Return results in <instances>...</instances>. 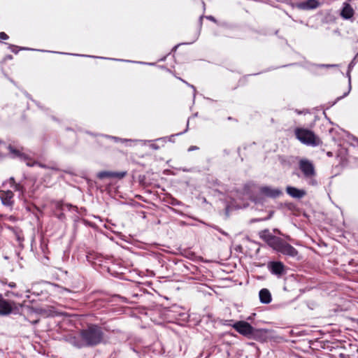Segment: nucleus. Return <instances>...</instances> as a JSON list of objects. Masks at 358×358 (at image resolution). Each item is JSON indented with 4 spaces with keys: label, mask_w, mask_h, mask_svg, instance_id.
<instances>
[{
    "label": "nucleus",
    "mask_w": 358,
    "mask_h": 358,
    "mask_svg": "<svg viewBox=\"0 0 358 358\" xmlns=\"http://www.w3.org/2000/svg\"><path fill=\"white\" fill-rule=\"evenodd\" d=\"M259 235L269 247L283 255L294 258L299 254L296 248L281 238L273 235L268 229L259 231Z\"/></svg>",
    "instance_id": "f257e3e1"
},
{
    "label": "nucleus",
    "mask_w": 358,
    "mask_h": 358,
    "mask_svg": "<svg viewBox=\"0 0 358 358\" xmlns=\"http://www.w3.org/2000/svg\"><path fill=\"white\" fill-rule=\"evenodd\" d=\"M82 343L77 347L94 346L100 343L103 340V333L102 329L97 325H90L83 329L80 333Z\"/></svg>",
    "instance_id": "f03ea898"
},
{
    "label": "nucleus",
    "mask_w": 358,
    "mask_h": 358,
    "mask_svg": "<svg viewBox=\"0 0 358 358\" xmlns=\"http://www.w3.org/2000/svg\"><path fill=\"white\" fill-rule=\"evenodd\" d=\"M299 168L308 185L311 186L317 185L315 179L316 171L312 162L307 159H301L299 162Z\"/></svg>",
    "instance_id": "7ed1b4c3"
},
{
    "label": "nucleus",
    "mask_w": 358,
    "mask_h": 358,
    "mask_svg": "<svg viewBox=\"0 0 358 358\" xmlns=\"http://www.w3.org/2000/svg\"><path fill=\"white\" fill-rule=\"evenodd\" d=\"M296 138L303 144L310 146L320 145V141L313 131L308 129L298 127L294 130Z\"/></svg>",
    "instance_id": "20e7f679"
},
{
    "label": "nucleus",
    "mask_w": 358,
    "mask_h": 358,
    "mask_svg": "<svg viewBox=\"0 0 358 358\" xmlns=\"http://www.w3.org/2000/svg\"><path fill=\"white\" fill-rule=\"evenodd\" d=\"M232 327L240 334L248 338H255L261 331L260 329L254 328L245 321L236 322L232 325Z\"/></svg>",
    "instance_id": "39448f33"
},
{
    "label": "nucleus",
    "mask_w": 358,
    "mask_h": 358,
    "mask_svg": "<svg viewBox=\"0 0 358 358\" xmlns=\"http://www.w3.org/2000/svg\"><path fill=\"white\" fill-rule=\"evenodd\" d=\"M8 149L12 158L18 159L20 161L26 162V164L28 166H32L37 164L36 162H33L29 157L25 153L22 152L20 150L17 149L10 145L8 146Z\"/></svg>",
    "instance_id": "423d86ee"
},
{
    "label": "nucleus",
    "mask_w": 358,
    "mask_h": 358,
    "mask_svg": "<svg viewBox=\"0 0 358 358\" xmlns=\"http://www.w3.org/2000/svg\"><path fill=\"white\" fill-rule=\"evenodd\" d=\"M268 268L271 274L280 278L286 273V268L284 264L280 261L268 262Z\"/></svg>",
    "instance_id": "0eeeda50"
},
{
    "label": "nucleus",
    "mask_w": 358,
    "mask_h": 358,
    "mask_svg": "<svg viewBox=\"0 0 358 358\" xmlns=\"http://www.w3.org/2000/svg\"><path fill=\"white\" fill-rule=\"evenodd\" d=\"M0 200L3 206L12 210L14 206V193L11 190H0Z\"/></svg>",
    "instance_id": "6e6552de"
},
{
    "label": "nucleus",
    "mask_w": 358,
    "mask_h": 358,
    "mask_svg": "<svg viewBox=\"0 0 358 358\" xmlns=\"http://www.w3.org/2000/svg\"><path fill=\"white\" fill-rule=\"evenodd\" d=\"M259 192L262 194L273 199L278 198L282 194V192L280 189L272 188L269 186L261 187Z\"/></svg>",
    "instance_id": "1a4fd4ad"
},
{
    "label": "nucleus",
    "mask_w": 358,
    "mask_h": 358,
    "mask_svg": "<svg viewBox=\"0 0 358 358\" xmlns=\"http://www.w3.org/2000/svg\"><path fill=\"white\" fill-rule=\"evenodd\" d=\"M12 310V304L8 301L6 300L0 294V315H8L11 313Z\"/></svg>",
    "instance_id": "9d476101"
},
{
    "label": "nucleus",
    "mask_w": 358,
    "mask_h": 358,
    "mask_svg": "<svg viewBox=\"0 0 358 358\" xmlns=\"http://www.w3.org/2000/svg\"><path fill=\"white\" fill-rule=\"evenodd\" d=\"M287 194L294 199H300L306 196V192L302 189H298L292 186L286 187Z\"/></svg>",
    "instance_id": "9b49d317"
},
{
    "label": "nucleus",
    "mask_w": 358,
    "mask_h": 358,
    "mask_svg": "<svg viewBox=\"0 0 358 358\" xmlns=\"http://www.w3.org/2000/svg\"><path fill=\"white\" fill-rule=\"evenodd\" d=\"M318 6L319 2L317 0H306L296 4V7L301 10L315 9Z\"/></svg>",
    "instance_id": "f8f14e48"
},
{
    "label": "nucleus",
    "mask_w": 358,
    "mask_h": 358,
    "mask_svg": "<svg viewBox=\"0 0 358 358\" xmlns=\"http://www.w3.org/2000/svg\"><path fill=\"white\" fill-rule=\"evenodd\" d=\"M126 175V172H112V171H101L98 173L97 177L99 179L106 178H122Z\"/></svg>",
    "instance_id": "ddd939ff"
},
{
    "label": "nucleus",
    "mask_w": 358,
    "mask_h": 358,
    "mask_svg": "<svg viewBox=\"0 0 358 358\" xmlns=\"http://www.w3.org/2000/svg\"><path fill=\"white\" fill-rule=\"evenodd\" d=\"M354 15V10L347 2L343 3L341 15L343 18L348 20Z\"/></svg>",
    "instance_id": "4468645a"
},
{
    "label": "nucleus",
    "mask_w": 358,
    "mask_h": 358,
    "mask_svg": "<svg viewBox=\"0 0 358 358\" xmlns=\"http://www.w3.org/2000/svg\"><path fill=\"white\" fill-rule=\"evenodd\" d=\"M259 296L262 303L268 304L272 300L271 292L266 288H263L259 291Z\"/></svg>",
    "instance_id": "2eb2a0df"
},
{
    "label": "nucleus",
    "mask_w": 358,
    "mask_h": 358,
    "mask_svg": "<svg viewBox=\"0 0 358 358\" xmlns=\"http://www.w3.org/2000/svg\"><path fill=\"white\" fill-rule=\"evenodd\" d=\"M357 57H358V53L357 54V55L354 57V59L350 62V63L348 65L347 76L348 78V82H349V90H348V92H346V93H345L343 94V97L347 96L349 94V92H350V91L351 90V76H350V72L352 70V69L354 68L355 65L356 64Z\"/></svg>",
    "instance_id": "dca6fc26"
},
{
    "label": "nucleus",
    "mask_w": 358,
    "mask_h": 358,
    "mask_svg": "<svg viewBox=\"0 0 358 358\" xmlns=\"http://www.w3.org/2000/svg\"><path fill=\"white\" fill-rule=\"evenodd\" d=\"M58 208H59L62 211H64V210L77 211V207L72 206L71 204H69V203L59 204Z\"/></svg>",
    "instance_id": "f3484780"
},
{
    "label": "nucleus",
    "mask_w": 358,
    "mask_h": 358,
    "mask_svg": "<svg viewBox=\"0 0 358 358\" xmlns=\"http://www.w3.org/2000/svg\"><path fill=\"white\" fill-rule=\"evenodd\" d=\"M8 48L11 50V52H14L15 54L18 53V52L21 50H30V48H20L19 46L14 45H9ZM31 50H34V49H31Z\"/></svg>",
    "instance_id": "a211bd4d"
},
{
    "label": "nucleus",
    "mask_w": 358,
    "mask_h": 358,
    "mask_svg": "<svg viewBox=\"0 0 358 358\" xmlns=\"http://www.w3.org/2000/svg\"><path fill=\"white\" fill-rule=\"evenodd\" d=\"M15 191L19 192L20 194H23L24 192V187L20 183H15L12 187Z\"/></svg>",
    "instance_id": "6ab92c4d"
},
{
    "label": "nucleus",
    "mask_w": 358,
    "mask_h": 358,
    "mask_svg": "<svg viewBox=\"0 0 358 358\" xmlns=\"http://www.w3.org/2000/svg\"><path fill=\"white\" fill-rule=\"evenodd\" d=\"M337 64H315L314 67L317 68H331L337 66Z\"/></svg>",
    "instance_id": "aec40b11"
},
{
    "label": "nucleus",
    "mask_w": 358,
    "mask_h": 358,
    "mask_svg": "<svg viewBox=\"0 0 358 358\" xmlns=\"http://www.w3.org/2000/svg\"><path fill=\"white\" fill-rule=\"evenodd\" d=\"M106 137L109 138H112L115 142H122V143H123V142H127V141H129V140L126 139V138H118V137H116V136H106Z\"/></svg>",
    "instance_id": "412c9836"
},
{
    "label": "nucleus",
    "mask_w": 358,
    "mask_h": 358,
    "mask_svg": "<svg viewBox=\"0 0 358 358\" xmlns=\"http://www.w3.org/2000/svg\"><path fill=\"white\" fill-rule=\"evenodd\" d=\"M199 36V31H196L195 33V34H194V39L191 42L185 43L184 44H192V43H193L194 42H195L198 39Z\"/></svg>",
    "instance_id": "4be33fe9"
},
{
    "label": "nucleus",
    "mask_w": 358,
    "mask_h": 358,
    "mask_svg": "<svg viewBox=\"0 0 358 358\" xmlns=\"http://www.w3.org/2000/svg\"><path fill=\"white\" fill-rule=\"evenodd\" d=\"M8 36L5 32H0V40H7Z\"/></svg>",
    "instance_id": "5701e85b"
},
{
    "label": "nucleus",
    "mask_w": 358,
    "mask_h": 358,
    "mask_svg": "<svg viewBox=\"0 0 358 358\" xmlns=\"http://www.w3.org/2000/svg\"><path fill=\"white\" fill-rule=\"evenodd\" d=\"M9 183L10 184V187H13L15 183H17L13 177L9 178Z\"/></svg>",
    "instance_id": "b1692460"
},
{
    "label": "nucleus",
    "mask_w": 358,
    "mask_h": 358,
    "mask_svg": "<svg viewBox=\"0 0 358 358\" xmlns=\"http://www.w3.org/2000/svg\"><path fill=\"white\" fill-rule=\"evenodd\" d=\"M57 218L60 220H63L65 218V215L64 213H60L57 215Z\"/></svg>",
    "instance_id": "393cba45"
},
{
    "label": "nucleus",
    "mask_w": 358,
    "mask_h": 358,
    "mask_svg": "<svg viewBox=\"0 0 358 358\" xmlns=\"http://www.w3.org/2000/svg\"><path fill=\"white\" fill-rule=\"evenodd\" d=\"M295 113H297L298 115H301V114L307 113L308 111L307 110H300L296 109Z\"/></svg>",
    "instance_id": "a878e982"
},
{
    "label": "nucleus",
    "mask_w": 358,
    "mask_h": 358,
    "mask_svg": "<svg viewBox=\"0 0 358 358\" xmlns=\"http://www.w3.org/2000/svg\"><path fill=\"white\" fill-rule=\"evenodd\" d=\"M10 294L17 296V297L22 296V294H20L19 293L10 292ZM9 295H10V293H8L7 296H9Z\"/></svg>",
    "instance_id": "bb28decb"
},
{
    "label": "nucleus",
    "mask_w": 358,
    "mask_h": 358,
    "mask_svg": "<svg viewBox=\"0 0 358 358\" xmlns=\"http://www.w3.org/2000/svg\"><path fill=\"white\" fill-rule=\"evenodd\" d=\"M207 19H208L210 21H213V22H216V20L215 19V17L212 15H209V16H207L206 17Z\"/></svg>",
    "instance_id": "cd10ccee"
},
{
    "label": "nucleus",
    "mask_w": 358,
    "mask_h": 358,
    "mask_svg": "<svg viewBox=\"0 0 358 358\" xmlns=\"http://www.w3.org/2000/svg\"><path fill=\"white\" fill-rule=\"evenodd\" d=\"M196 149H198V148L196 146H190L188 148V151L190 152V151H192V150H195Z\"/></svg>",
    "instance_id": "c85d7f7f"
},
{
    "label": "nucleus",
    "mask_w": 358,
    "mask_h": 358,
    "mask_svg": "<svg viewBox=\"0 0 358 358\" xmlns=\"http://www.w3.org/2000/svg\"><path fill=\"white\" fill-rule=\"evenodd\" d=\"M16 237H17V240L18 241L19 243H21L24 240L23 238L20 237V234H17Z\"/></svg>",
    "instance_id": "c756f323"
},
{
    "label": "nucleus",
    "mask_w": 358,
    "mask_h": 358,
    "mask_svg": "<svg viewBox=\"0 0 358 358\" xmlns=\"http://www.w3.org/2000/svg\"><path fill=\"white\" fill-rule=\"evenodd\" d=\"M71 55H75V56L94 57V56L85 55H78V54H71Z\"/></svg>",
    "instance_id": "7c9ffc66"
},
{
    "label": "nucleus",
    "mask_w": 358,
    "mask_h": 358,
    "mask_svg": "<svg viewBox=\"0 0 358 358\" xmlns=\"http://www.w3.org/2000/svg\"><path fill=\"white\" fill-rule=\"evenodd\" d=\"M8 286H9L10 287H11V288H14V287H16V284H15V282H10V283L8 284Z\"/></svg>",
    "instance_id": "2f4dec72"
},
{
    "label": "nucleus",
    "mask_w": 358,
    "mask_h": 358,
    "mask_svg": "<svg viewBox=\"0 0 358 358\" xmlns=\"http://www.w3.org/2000/svg\"><path fill=\"white\" fill-rule=\"evenodd\" d=\"M171 203L173 205H179L180 203V202L177 200H174Z\"/></svg>",
    "instance_id": "473e14b6"
},
{
    "label": "nucleus",
    "mask_w": 358,
    "mask_h": 358,
    "mask_svg": "<svg viewBox=\"0 0 358 358\" xmlns=\"http://www.w3.org/2000/svg\"><path fill=\"white\" fill-rule=\"evenodd\" d=\"M5 59H13V56L12 55H7V56H6Z\"/></svg>",
    "instance_id": "72a5a7b5"
},
{
    "label": "nucleus",
    "mask_w": 358,
    "mask_h": 358,
    "mask_svg": "<svg viewBox=\"0 0 358 358\" xmlns=\"http://www.w3.org/2000/svg\"><path fill=\"white\" fill-rule=\"evenodd\" d=\"M189 87H191L193 90H194V92H196V89L194 87V85H189V84H187Z\"/></svg>",
    "instance_id": "f704fd0d"
},
{
    "label": "nucleus",
    "mask_w": 358,
    "mask_h": 358,
    "mask_svg": "<svg viewBox=\"0 0 358 358\" xmlns=\"http://www.w3.org/2000/svg\"><path fill=\"white\" fill-rule=\"evenodd\" d=\"M182 171H184V172H189V171H190V170L187 169H182Z\"/></svg>",
    "instance_id": "c9c22d12"
},
{
    "label": "nucleus",
    "mask_w": 358,
    "mask_h": 358,
    "mask_svg": "<svg viewBox=\"0 0 358 358\" xmlns=\"http://www.w3.org/2000/svg\"><path fill=\"white\" fill-rule=\"evenodd\" d=\"M38 165L42 167V168H47V166L44 164H38Z\"/></svg>",
    "instance_id": "e433bc0d"
},
{
    "label": "nucleus",
    "mask_w": 358,
    "mask_h": 358,
    "mask_svg": "<svg viewBox=\"0 0 358 358\" xmlns=\"http://www.w3.org/2000/svg\"><path fill=\"white\" fill-rule=\"evenodd\" d=\"M114 60H117V59H113ZM117 61H122V62H129V60H124V59H117Z\"/></svg>",
    "instance_id": "4c0bfd02"
},
{
    "label": "nucleus",
    "mask_w": 358,
    "mask_h": 358,
    "mask_svg": "<svg viewBox=\"0 0 358 358\" xmlns=\"http://www.w3.org/2000/svg\"><path fill=\"white\" fill-rule=\"evenodd\" d=\"M201 3H202V5H203V8L205 9V3H204V1H202V0H201Z\"/></svg>",
    "instance_id": "58836bf2"
},
{
    "label": "nucleus",
    "mask_w": 358,
    "mask_h": 358,
    "mask_svg": "<svg viewBox=\"0 0 358 358\" xmlns=\"http://www.w3.org/2000/svg\"><path fill=\"white\" fill-rule=\"evenodd\" d=\"M274 232H276V233L280 234V232L278 229H274Z\"/></svg>",
    "instance_id": "ea45409f"
},
{
    "label": "nucleus",
    "mask_w": 358,
    "mask_h": 358,
    "mask_svg": "<svg viewBox=\"0 0 358 358\" xmlns=\"http://www.w3.org/2000/svg\"><path fill=\"white\" fill-rule=\"evenodd\" d=\"M152 147L153 148H155V149H157V147L156 145H152Z\"/></svg>",
    "instance_id": "a19ab883"
},
{
    "label": "nucleus",
    "mask_w": 358,
    "mask_h": 358,
    "mask_svg": "<svg viewBox=\"0 0 358 358\" xmlns=\"http://www.w3.org/2000/svg\"><path fill=\"white\" fill-rule=\"evenodd\" d=\"M55 53H59V54H64V52H55Z\"/></svg>",
    "instance_id": "79ce46f5"
},
{
    "label": "nucleus",
    "mask_w": 358,
    "mask_h": 358,
    "mask_svg": "<svg viewBox=\"0 0 358 358\" xmlns=\"http://www.w3.org/2000/svg\"><path fill=\"white\" fill-rule=\"evenodd\" d=\"M286 238L288 239V240H291L290 237L289 236H287Z\"/></svg>",
    "instance_id": "37998d69"
},
{
    "label": "nucleus",
    "mask_w": 358,
    "mask_h": 358,
    "mask_svg": "<svg viewBox=\"0 0 358 358\" xmlns=\"http://www.w3.org/2000/svg\"><path fill=\"white\" fill-rule=\"evenodd\" d=\"M202 18H203V16H201V17H200V21H201V20H202Z\"/></svg>",
    "instance_id": "c03bdc74"
},
{
    "label": "nucleus",
    "mask_w": 358,
    "mask_h": 358,
    "mask_svg": "<svg viewBox=\"0 0 358 358\" xmlns=\"http://www.w3.org/2000/svg\"><path fill=\"white\" fill-rule=\"evenodd\" d=\"M101 59H107L106 57H101Z\"/></svg>",
    "instance_id": "a18cd8bd"
},
{
    "label": "nucleus",
    "mask_w": 358,
    "mask_h": 358,
    "mask_svg": "<svg viewBox=\"0 0 358 358\" xmlns=\"http://www.w3.org/2000/svg\"><path fill=\"white\" fill-rule=\"evenodd\" d=\"M2 143V141H0V144Z\"/></svg>",
    "instance_id": "49530a36"
},
{
    "label": "nucleus",
    "mask_w": 358,
    "mask_h": 358,
    "mask_svg": "<svg viewBox=\"0 0 358 358\" xmlns=\"http://www.w3.org/2000/svg\"><path fill=\"white\" fill-rule=\"evenodd\" d=\"M357 324H358V320H357Z\"/></svg>",
    "instance_id": "de8ad7c7"
}]
</instances>
